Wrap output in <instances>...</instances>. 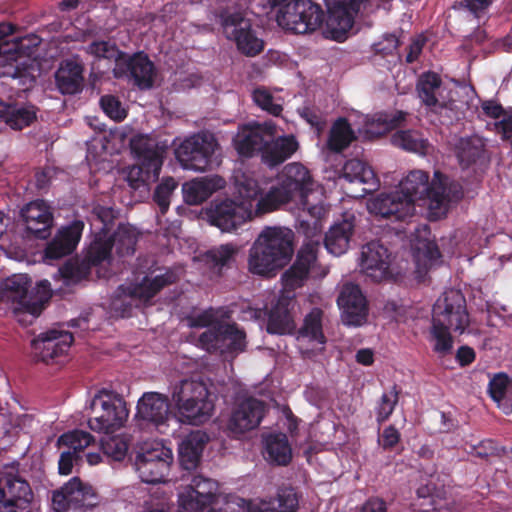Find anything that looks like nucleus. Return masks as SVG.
<instances>
[{"mask_svg":"<svg viewBox=\"0 0 512 512\" xmlns=\"http://www.w3.org/2000/svg\"><path fill=\"white\" fill-rule=\"evenodd\" d=\"M12 79L18 80L19 84L22 86H31L35 82L34 75L29 71L28 67L22 63L21 65H16L10 68V71L7 72Z\"/></svg>","mask_w":512,"mask_h":512,"instance_id":"0e129e2a","label":"nucleus"},{"mask_svg":"<svg viewBox=\"0 0 512 512\" xmlns=\"http://www.w3.org/2000/svg\"><path fill=\"white\" fill-rule=\"evenodd\" d=\"M266 412V405L253 397L238 399L232 410L228 427L233 433H244L259 426Z\"/></svg>","mask_w":512,"mask_h":512,"instance_id":"393cba45","label":"nucleus"},{"mask_svg":"<svg viewBox=\"0 0 512 512\" xmlns=\"http://www.w3.org/2000/svg\"><path fill=\"white\" fill-rule=\"evenodd\" d=\"M347 114L351 128H370L373 125L383 126V128H398V125L406 117V113L403 111L363 114L358 110L351 109Z\"/></svg>","mask_w":512,"mask_h":512,"instance_id":"c9c22d12","label":"nucleus"},{"mask_svg":"<svg viewBox=\"0 0 512 512\" xmlns=\"http://www.w3.org/2000/svg\"><path fill=\"white\" fill-rule=\"evenodd\" d=\"M169 146L167 140L160 141L148 135L139 134L131 139V151L139 162L127 170V181L133 189L158 179Z\"/></svg>","mask_w":512,"mask_h":512,"instance_id":"1a4fd4ad","label":"nucleus"},{"mask_svg":"<svg viewBox=\"0 0 512 512\" xmlns=\"http://www.w3.org/2000/svg\"><path fill=\"white\" fill-rule=\"evenodd\" d=\"M265 133L261 130H238L233 145L240 156L252 157L262 154Z\"/></svg>","mask_w":512,"mask_h":512,"instance_id":"a18cd8bd","label":"nucleus"},{"mask_svg":"<svg viewBox=\"0 0 512 512\" xmlns=\"http://www.w3.org/2000/svg\"><path fill=\"white\" fill-rule=\"evenodd\" d=\"M470 324L466 300L460 290L448 289L436 300L432 309L429 342L441 357L450 354L454 347L452 333L463 334Z\"/></svg>","mask_w":512,"mask_h":512,"instance_id":"20e7f679","label":"nucleus"},{"mask_svg":"<svg viewBox=\"0 0 512 512\" xmlns=\"http://www.w3.org/2000/svg\"><path fill=\"white\" fill-rule=\"evenodd\" d=\"M337 304L341 310L342 322L347 326H361L367 321L368 305L360 287L345 283L340 288Z\"/></svg>","mask_w":512,"mask_h":512,"instance_id":"5701e85b","label":"nucleus"},{"mask_svg":"<svg viewBox=\"0 0 512 512\" xmlns=\"http://www.w3.org/2000/svg\"><path fill=\"white\" fill-rule=\"evenodd\" d=\"M177 183L171 178H165L162 182L156 187L154 192V201L160 208L161 213H165L170 205V197L173 191L176 189Z\"/></svg>","mask_w":512,"mask_h":512,"instance_id":"5fc2aeb1","label":"nucleus"},{"mask_svg":"<svg viewBox=\"0 0 512 512\" xmlns=\"http://www.w3.org/2000/svg\"><path fill=\"white\" fill-rule=\"evenodd\" d=\"M31 279L26 274H15L0 286V302L8 305L22 325H29L42 312V301L34 300L29 289Z\"/></svg>","mask_w":512,"mask_h":512,"instance_id":"f8f14e48","label":"nucleus"},{"mask_svg":"<svg viewBox=\"0 0 512 512\" xmlns=\"http://www.w3.org/2000/svg\"><path fill=\"white\" fill-rule=\"evenodd\" d=\"M216 22L223 30L225 37L233 41L237 50L247 56L255 57L264 50V40L253 28L251 19L241 11L221 8L215 15Z\"/></svg>","mask_w":512,"mask_h":512,"instance_id":"9b49d317","label":"nucleus"},{"mask_svg":"<svg viewBox=\"0 0 512 512\" xmlns=\"http://www.w3.org/2000/svg\"><path fill=\"white\" fill-rule=\"evenodd\" d=\"M298 113L301 118L305 120L307 124L311 126V128H324L321 122L320 114L317 110L304 106L302 108H298Z\"/></svg>","mask_w":512,"mask_h":512,"instance_id":"69168bd1","label":"nucleus"},{"mask_svg":"<svg viewBox=\"0 0 512 512\" xmlns=\"http://www.w3.org/2000/svg\"><path fill=\"white\" fill-rule=\"evenodd\" d=\"M112 73L116 79L128 78L139 90L146 91L153 88L157 69L144 51H137L132 55L126 53Z\"/></svg>","mask_w":512,"mask_h":512,"instance_id":"412c9836","label":"nucleus"},{"mask_svg":"<svg viewBox=\"0 0 512 512\" xmlns=\"http://www.w3.org/2000/svg\"><path fill=\"white\" fill-rule=\"evenodd\" d=\"M489 393L505 414L512 413V380L507 375H495L490 380Z\"/></svg>","mask_w":512,"mask_h":512,"instance_id":"49530a36","label":"nucleus"},{"mask_svg":"<svg viewBox=\"0 0 512 512\" xmlns=\"http://www.w3.org/2000/svg\"><path fill=\"white\" fill-rule=\"evenodd\" d=\"M355 138L353 130H330L327 146L331 151L339 152Z\"/></svg>","mask_w":512,"mask_h":512,"instance_id":"bf43d9fd","label":"nucleus"},{"mask_svg":"<svg viewBox=\"0 0 512 512\" xmlns=\"http://www.w3.org/2000/svg\"><path fill=\"white\" fill-rule=\"evenodd\" d=\"M83 229L84 223L81 220H75L59 229L45 248L44 262L50 264L53 260H58L71 254L81 239Z\"/></svg>","mask_w":512,"mask_h":512,"instance_id":"cd10ccee","label":"nucleus"},{"mask_svg":"<svg viewBox=\"0 0 512 512\" xmlns=\"http://www.w3.org/2000/svg\"><path fill=\"white\" fill-rule=\"evenodd\" d=\"M483 113L495 120L494 128H512V107H504L498 100L488 99L481 102Z\"/></svg>","mask_w":512,"mask_h":512,"instance_id":"3c124183","label":"nucleus"},{"mask_svg":"<svg viewBox=\"0 0 512 512\" xmlns=\"http://www.w3.org/2000/svg\"><path fill=\"white\" fill-rule=\"evenodd\" d=\"M218 488L213 479L194 476L178 493V512H213L219 501Z\"/></svg>","mask_w":512,"mask_h":512,"instance_id":"6ab92c4d","label":"nucleus"},{"mask_svg":"<svg viewBox=\"0 0 512 512\" xmlns=\"http://www.w3.org/2000/svg\"><path fill=\"white\" fill-rule=\"evenodd\" d=\"M218 147L212 133L201 131L183 140L175 148V156L184 168L204 171L211 165Z\"/></svg>","mask_w":512,"mask_h":512,"instance_id":"a211bd4d","label":"nucleus"},{"mask_svg":"<svg viewBox=\"0 0 512 512\" xmlns=\"http://www.w3.org/2000/svg\"><path fill=\"white\" fill-rule=\"evenodd\" d=\"M237 250L232 244H224L210 250L209 255L216 265L224 266L234 258Z\"/></svg>","mask_w":512,"mask_h":512,"instance_id":"680f3d73","label":"nucleus"},{"mask_svg":"<svg viewBox=\"0 0 512 512\" xmlns=\"http://www.w3.org/2000/svg\"><path fill=\"white\" fill-rule=\"evenodd\" d=\"M101 449L107 457L121 461L126 457L128 443L121 436L106 437L101 441Z\"/></svg>","mask_w":512,"mask_h":512,"instance_id":"864d4df0","label":"nucleus"},{"mask_svg":"<svg viewBox=\"0 0 512 512\" xmlns=\"http://www.w3.org/2000/svg\"><path fill=\"white\" fill-rule=\"evenodd\" d=\"M109 243L102 241L101 237L94 240L83 261L70 260L66 262L59 270V276L67 285L75 284L87 278L92 268H96L99 277H108L107 272H102L101 267L109 256Z\"/></svg>","mask_w":512,"mask_h":512,"instance_id":"aec40b11","label":"nucleus"},{"mask_svg":"<svg viewBox=\"0 0 512 512\" xmlns=\"http://www.w3.org/2000/svg\"><path fill=\"white\" fill-rule=\"evenodd\" d=\"M398 402V391L394 386L389 392L384 393L377 407V421H386L393 413Z\"/></svg>","mask_w":512,"mask_h":512,"instance_id":"13d9d810","label":"nucleus"},{"mask_svg":"<svg viewBox=\"0 0 512 512\" xmlns=\"http://www.w3.org/2000/svg\"><path fill=\"white\" fill-rule=\"evenodd\" d=\"M299 506V496L294 488L278 489L274 498L262 499L253 503L249 512H296Z\"/></svg>","mask_w":512,"mask_h":512,"instance_id":"4c0bfd02","label":"nucleus"},{"mask_svg":"<svg viewBox=\"0 0 512 512\" xmlns=\"http://www.w3.org/2000/svg\"><path fill=\"white\" fill-rule=\"evenodd\" d=\"M73 342V336L67 331L50 330L32 340L34 356L43 362L57 361L66 355Z\"/></svg>","mask_w":512,"mask_h":512,"instance_id":"a878e982","label":"nucleus"},{"mask_svg":"<svg viewBox=\"0 0 512 512\" xmlns=\"http://www.w3.org/2000/svg\"><path fill=\"white\" fill-rule=\"evenodd\" d=\"M261 189L250 173L234 176V199L214 200L203 212V218L222 232L237 230L246 222L266 212L258 211Z\"/></svg>","mask_w":512,"mask_h":512,"instance_id":"7ed1b4c3","label":"nucleus"},{"mask_svg":"<svg viewBox=\"0 0 512 512\" xmlns=\"http://www.w3.org/2000/svg\"><path fill=\"white\" fill-rule=\"evenodd\" d=\"M400 440V434L394 426H388L384 429L379 443L384 449L393 448Z\"/></svg>","mask_w":512,"mask_h":512,"instance_id":"338daca9","label":"nucleus"},{"mask_svg":"<svg viewBox=\"0 0 512 512\" xmlns=\"http://www.w3.org/2000/svg\"><path fill=\"white\" fill-rule=\"evenodd\" d=\"M425 43L426 39L422 36H418L411 41L408 46V53L405 59L408 64H412L418 59L422 53Z\"/></svg>","mask_w":512,"mask_h":512,"instance_id":"774afa93","label":"nucleus"},{"mask_svg":"<svg viewBox=\"0 0 512 512\" xmlns=\"http://www.w3.org/2000/svg\"><path fill=\"white\" fill-rule=\"evenodd\" d=\"M442 84L439 74L433 71L423 72L417 80L416 91L420 100L428 107H433L434 110L441 117L440 124L442 126H449L453 124L454 114L453 109L450 107L452 104H439L435 92Z\"/></svg>","mask_w":512,"mask_h":512,"instance_id":"bb28decb","label":"nucleus"},{"mask_svg":"<svg viewBox=\"0 0 512 512\" xmlns=\"http://www.w3.org/2000/svg\"><path fill=\"white\" fill-rule=\"evenodd\" d=\"M207 441L208 436L202 431L191 432L182 440L179 445V459L185 469L196 467Z\"/></svg>","mask_w":512,"mask_h":512,"instance_id":"79ce46f5","label":"nucleus"},{"mask_svg":"<svg viewBox=\"0 0 512 512\" xmlns=\"http://www.w3.org/2000/svg\"><path fill=\"white\" fill-rule=\"evenodd\" d=\"M252 175L261 189L258 211L270 213L289 202L297 201L316 221L328 213L329 206L323 187L314 181L302 163L285 165L277 175V184H271L268 178Z\"/></svg>","mask_w":512,"mask_h":512,"instance_id":"f03ea898","label":"nucleus"},{"mask_svg":"<svg viewBox=\"0 0 512 512\" xmlns=\"http://www.w3.org/2000/svg\"><path fill=\"white\" fill-rule=\"evenodd\" d=\"M338 178H343L348 182H361L370 186L369 189H363V193L370 192L379 186L378 179L374 171L366 163L358 159H351L342 166Z\"/></svg>","mask_w":512,"mask_h":512,"instance_id":"37998d69","label":"nucleus"},{"mask_svg":"<svg viewBox=\"0 0 512 512\" xmlns=\"http://www.w3.org/2000/svg\"><path fill=\"white\" fill-rule=\"evenodd\" d=\"M294 234L284 227H265L249 250L248 269L260 276H272L292 258Z\"/></svg>","mask_w":512,"mask_h":512,"instance_id":"423d86ee","label":"nucleus"},{"mask_svg":"<svg viewBox=\"0 0 512 512\" xmlns=\"http://www.w3.org/2000/svg\"><path fill=\"white\" fill-rule=\"evenodd\" d=\"M230 314L223 308L195 309L185 318L190 328H209L198 338V344L208 352L238 353L245 349V333L227 320Z\"/></svg>","mask_w":512,"mask_h":512,"instance_id":"39448f33","label":"nucleus"},{"mask_svg":"<svg viewBox=\"0 0 512 512\" xmlns=\"http://www.w3.org/2000/svg\"><path fill=\"white\" fill-rule=\"evenodd\" d=\"M322 311L314 308L304 320V325L299 332L298 340L301 343L313 344V350H321L325 344V336L322 331Z\"/></svg>","mask_w":512,"mask_h":512,"instance_id":"c03bdc74","label":"nucleus"},{"mask_svg":"<svg viewBox=\"0 0 512 512\" xmlns=\"http://www.w3.org/2000/svg\"><path fill=\"white\" fill-rule=\"evenodd\" d=\"M21 217L26 230L34 236L45 239L50 235L53 226V213L51 207L42 200L28 203L21 210Z\"/></svg>","mask_w":512,"mask_h":512,"instance_id":"c756f323","label":"nucleus"},{"mask_svg":"<svg viewBox=\"0 0 512 512\" xmlns=\"http://www.w3.org/2000/svg\"><path fill=\"white\" fill-rule=\"evenodd\" d=\"M394 146L408 152L426 154L429 149V142L423 138L418 130H396L391 137Z\"/></svg>","mask_w":512,"mask_h":512,"instance_id":"09e8293b","label":"nucleus"},{"mask_svg":"<svg viewBox=\"0 0 512 512\" xmlns=\"http://www.w3.org/2000/svg\"><path fill=\"white\" fill-rule=\"evenodd\" d=\"M277 18L280 24L295 34H311V22H306L305 13L310 12V0H293L278 6Z\"/></svg>","mask_w":512,"mask_h":512,"instance_id":"2f4dec72","label":"nucleus"},{"mask_svg":"<svg viewBox=\"0 0 512 512\" xmlns=\"http://www.w3.org/2000/svg\"><path fill=\"white\" fill-rule=\"evenodd\" d=\"M95 441L94 437L87 431L73 430L64 433L58 438L57 444L59 446H66L74 452L82 451L90 446Z\"/></svg>","mask_w":512,"mask_h":512,"instance_id":"603ef678","label":"nucleus"},{"mask_svg":"<svg viewBox=\"0 0 512 512\" xmlns=\"http://www.w3.org/2000/svg\"><path fill=\"white\" fill-rule=\"evenodd\" d=\"M171 404L182 423L200 425L210 419L215 404L206 383L184 379L171 390Z\"/></svg>","mask_w":512,"mask_h":512,"instance_id":"6e6552de","label":"nucleus"},{"mask_svg":"<svg viewBox=\"0 0 512 512\" xmlns=\"http://www.w3.org/2000/svg\"><path fill=\"white\" fill-rule=\"evenodd\" d=\"M37 118V109L31 104H19L0 100V119L9 128H25Z\"/></svg>","mask_w":512,"mask_h":512,"instance_id":"ea45409f","label":"nucleus"},{"mask_svg":"<svg viewBox=\"0 0 512 512\" xmlns=\"http://www.w3.org/2000/svg\"><path fill=\"white\" fill-rule=\"evenodd\" d=\"M295 300L291 296H279L268 314L267 331L271 334H290L295 330Z\"/></svg>","mask_w":512,"mask_h":512,"instance_id":"473e14b6","label":"nucleus"},{"mask_svg":"<svg viewBox=\"0 0 512 512\" xmlns=\"http://www.w3.org/2000/svg\"><path fill=\"white\" fill-rule=\"evenodd\" d=\"M32 498L29 484L15 466L0 469V512H29Z\"/></svg>","mask_w":512,"mask_h":512,"instance_id":"2eb2a0df","label":"nucleus"},{"mask_svg":"<svg viewBox=\"0 0 512 512\" xmlns=\"http://www.w3.org/2000/svg\"><path fill=\"white\" fill-rule=\"evenodd\" d=\"M427 194L430 218L438 220L446 216L449 208L463 197L462 187L449 182L439 171L429 184V175L423 170H411L399 183L398 189L381 193L371 199L367 208L371 214L383 218L405 221L415 215V202Z\"/></svg>","mask_w":512,"mask_h":512,"instance_id":"f257e3e1","label":"nucleus"},{"mask_svg":"<svg viewBox=\"0 0 512 512\" xmlns=\"http://www.w3.org/2000/svg\"><path fill=\"white\" fill-rule=\"evenodd\" d=\"M88 426L97 433L112 434L124 427L129 409L123 397L108 389L97 390L88 402Z\"/></svg>","mask_w":512,"mask_h":512,"instance_id":"9d476101","label":"nucleus"},{"mask_svg":"<svg viewBox=\"0 0 512 512\" xmlns=\"http://www.w3.org/2000/svg\"><path fill=\"white\" fill-rule=\"evenodd\" d=\"M399 46V39L395 33H386L382 39L373 43L372 49L376 54L392 55Z\"/></svg>","mask_w":512,"mask_h":512,"instance_id":"e2e57ef3","label":"nucleus"},{"mask_svg":"<svg viewBox=\"0 0 512 512\" xmlns=\"http://www.w3.org/2000/svg\"><path fill=\"white\" fill-rule=\"evenodd\" d=\"M253 102L262 110L273 116H278L283 107L273 101V96L266 90L257 88L252 93Z\"/></svg>","mask_w":512,"mask_h":512,"instance_id":"4d7b16f0","label":"nucleus"},{"mask_svg":"<svg viewBox=\"0 0 512 512\" xmlns=\"http://www.w3.org/2000/svg\"><path fill=\"white\" fill-rule=\"evenodd\" d=\"M261 132L265 133L261 159L271 168L282 164L299 148V143L293 135L275 136L273 130H261Z\"/></svg>","mask_w":512,"mask_h":512,"instance_id":"c85d7f7f","label":"nucleus"},{"mask_svg":"<svg viewBox=\"0 0 512 512\" xmlns=\"http://www.w3.org/2000/svg\"><path fill=\"white\" fill-rule=\"evenodd\" d=\"M99 104L105 115L116 122L122 121L127 115L119 99L113 95L101 96Z\"/></svg>","mask_w":512,"mask_h":512,"instance_id":"6e6d98bb","label":"nucleus"},{"mask_svg":"<svg viewBox=\"0 0 512 512\" xmlns=\"http://www.w3.org/2000/svg\"><path fill=\"white\" fill-rule=\"evenodd\" d=\"M354 230V216L345 215L342 221L335 223L325 236V247L329 253L339 256L348 248Z\"/></svg>","mask_w":512,"mask_h":512,"instance_id":"58836bf2","label":"nucleus"},{"mask_svg":"<svg viewBox=\"0 0 512 512\" xmlns=\"http://www.w3.org/2000/svg\"><path fill=\"white\" fill-rule=\"evenodd\" d=\"M367 0H324L326 13L319 3L310 0V12L305 13V21L314 25L310 26L311 32L323 28L322 34L326 39L344 42L351 31L355 17L365 6Z\"/></svg>","mask_w":512,"mask_h":512,"instance_id":"0eeeda50","label":"nucleus"},{"mask_svg":"<svg viewBox=\"0 0 512 512\" xmlns=\"http://www.w3.org/2000/svg\"><path fill=\"white\" fill-rule=\"evenodd\" d=\"M252 503L236 495H228L223 499L222 506H214L213 512H249Z\"/></svg>","mask_w":512,"mask_h":512,"instance_id":"052dcab7","label":"nucleus"},{"mask_svg":"<svg viewBox=\"0 0 512 512\" xmlns=\"http://www.w3.org/2000/svg\"><path fill=\"white\" fill-rule=\"evenodd\" d=\"M168 414V398L164 394L158 392H146L138 400L137 416L143 420L159 425L165 422Z\"/></svg>","mask_w":512,"mask_h":512,"instance_id":"f704fd0d","label":"nucleus"},{"mask_svg":"<svg viewBox=\"0 0 512 512\" xmlns=\"http://www.w3.org/2000/svg\"><path fill=\"white\" fill-rule=\"evenodd\" d=\"M84 66L75 59L63 60L54 73L55 84L62 95H76L84 86Z\"/></svg>","mask_w":512,"mask_h":512,"instance_id":"7c9ffc66","label":"nucleus"},{"mask_svg":"<svg viewBox=\"0 0 512 512\" xmlns=\"http://www.w3.org/2000/svg\"><path fill=\"white\" fill-rule=\"evenodd\" d=\"M94 215L95 219L92 222V226L95 229H99L94 240L101 237L102 241H107L110 247L109 256L104 261V265L110 263L113 247L115 248L116 253L121 257L132 255L135 251V245L138 238L136 229L130 225H120L111 237L109 236L110 224L114 217L112 209L98 207L95 208Z\"/></svg>","mask_w":512,"mask_h":512,"instance_id":"dca6fc26","label":"nucleus"},{"mask_svg":"<svg viewBox=\"0 0 512 512\" xmlns=\"http://www.w3.org/2000/svg\"><path fill=\"white\" fill-rule=\"evenodd\" d=\"M457 157L462 168L485 160L484 144L478 138L461 139L458 145Z\"/></svg>","mask_w":512,"mask_h":512,"instance_id":"8fccbe9b","label":"nucleus"},{"mask_svg":"<svg viewBox=\"0 0 512 512\" xmlns=\"http://www.w3.org/2000/svg\"><path fill=\"white\" fill-rule=\"evenodd\" d=\"M85 52L94 57L95 61L107 60L119 67L127 52L118 48L116 43L108 40H95L85 47Z\"/></svg>","mask_w":512,"mask_h":512,"instance_id":"de8ad7c7","label":"nucleus"},{"mask_svg":"<svg viewBox=\"0 0 512 512\" xmlns=\"http://www.w3.org/2000/svg\"><path fill=\"white\" fill-rule=\"evenodd\" d=\"M314 230L316 232L313 237H316V239H310L303 243L296 262L282 275L283 289L279 296H291V299L294 300V291L304 284L308 275L322 278L327 274V269L317 263V252L320 247L321 236L320 230L316 225Z\"/></svg>","mask_w":512,"mask_h":512,"instance_id":"ddd939ff","label":"nucleus"},{"mask_svg":"<svg viewBox=\"0 0 512 512\" xmlns=\"http://www.w3.org/2000/svg\"><path fill=\"white\" fill-rule=\"evenodd\" d=\"M429 234L427 225H421L416 228L414 257L419 272L428 270L436 265L440 258L437 245L428 239Z\"/></svg>","mask_w":512,"mask_h":512,"instance_id":"e433bc0d","label":"nucleus"},{"mask_svg":"<svg viewBox=\"0 0 512 512\" xmlns=\"http://www.w3.org/2000/svg\"><path fill=\"white\" fill-rule=\"evenodd\" d=\"M173 463L172 450L159 441L144 442L136 453L135 469L146 483L164 482Z\"/></svg>","mask_w":512,"mask_h":512,"instance_id":"4468645a","label":"nucleus"},{"mask_svg":"<svg viewBox=\"0 0 512 512\" xmlns=\"http://www.w3.org/2000/svg\"><path fill=\"white\" fill-rule=\"evenodd\" d=\"M393 256L386 246L379 241H371L361 249L359 266L361 272L374 281L390 277Z\"/></svg>","mask_w":512,"mask_h":512,"instance_id":"b1692460","label":"nucleus"},{"mask_svg":"<svg viewBox=\"0 0 512 512\" xmlns=\"http://www.w3.org/2000/svg\"><path fill=\"white\" fill-rule=\"evenodd\" d=\"M178 279V275L172 270H166L164 273L155 274L154 272L144 275H136L135 282L119 288V296L128 297L132 300L142 303L152 299L162 288L173 284Z\"/></svg>","mask_w":512,"mask_h":512,"instance_id":"4be33fe9","label":"nucleus"},{"mask_svg":"<svg viewBox=\"0 0 512 512\" xmlns=\"http://www.w3.org/2000/svg\"><path fill=\"white\" fill-rule=\"evenodd\" d=\"M225 186L224 178L217 175L196 178L183 184V197L187 204L198 205Z\"/></svg>","mask_w":512,"mask_h":512,"instance_id":"72a5a7b5","label":"nucleus"},{"mask_svg":"<svg viewBox=\"0 0 512 512\" xmlns=\"http://www.w3.org/2000/svg\"><path fill=\"white\" fill-rule=\"evenodd\" d=\"M263 454L267 461L285 466L292 460V447L283 433H270L263 439Z\"/></svg>","mask_w":512,"mask_h":512,"instance_id":"a19ab883","label":"nucleus"},{"mask_svg":"<svg viewBox=\"0 0 512 512\" xmlns=\"http://www.w3.org/2000/svg\"><path fill=\"white\" fill-rule=\"evenodd\" d=\"M98 504L99 496L95 489L79 477L71 478L52 493V508L55 512H84Z\"/></svg>","mask_w":512,"mask_h":512,"instance_id":"f3484780","label":"nucleus"}]
</instances>
